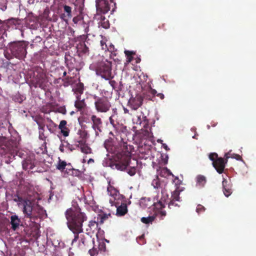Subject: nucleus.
<instances>
[{
	"instance_id": "nucleus-24",
	"label": "nucleus",
	"mask_w": 256,
	"mask_h": 256,
	"mask_svg": "<svg viewBox=\"0 0 256 256\" xmlns=\"http://www.w3.org/2000/svg\"><path fill=\"white\" fill-rule=\"evenodd\" d=\"M78 134L79 136V138H75L76 141L86 140L88 137V132L82 129L78 130Z\"/></svg>"
},
{
	"instance_id": "nucleus-56",
	"label": "nucleus",
	"mask_w": 256,
	"mask_h": 256,
	"mask_svg": "<svg viewBox=\"0 0 256 256\" xmlns=\"http://www.w3.org/2000/svg\"><path fill=\"white\" fill-rule=\"evenodd\" d=\"M114 50V46L112 44H110V46L108 47V49L107 50L108 51H109L110 52H111Z\"/></svg>"
},
{
	"instance_id": "nucleus-51",
	"label": "nucleus",
	"mask_w": 256,
	"mask_h": 256,
	"mask_svg": "<svg viewBox=\"0 0 256 256\" xmlns=\"http://www.w3.org/2000/svg\"><path fill=\"white\" fill-rule=\"evenodd\" d=\"M114 118L115 117H112V116H110L109 118L110 122L114 127L116 126V124H115V120Z\"/></svg>"
},
{
	"instance_id": "nucleus-50",
	"label": "nucleus",
	"mask_w": 256,
	"mask_h": 256,
	"mask_svg": "<svg viewBox=\"0 0 256 256\" xmlns=\"http://www.w3.org/2000/svg\"><path fill=\"white\" fill-rule=\"evenodd\" d=\"M76 91L80 94H82L84 91L83 84H80V85L77 88Z\"/></svg>"
},
{
	"instance_id": "nucleus-15",
	"label": "nucleus",
	"mask_w": 256,
	"mask_h": 256,
	"mask_svg": "<svg viewBox=\"0 0 256 256\" xmlns=\"http://www.w3.org/2000/svg\"><path fill=\"white\" fill-rule=\"evenodd\" d=\"M78 144L75 145L76 148H80V151L86 154H90L92 152L91 148L86 144V140L76 141Z\"/></svg>"
},
{
	"instance_id": "nucleus-30",
	"label": "nucleus",
	"mask_w": 256,
	"mask_h": 256,
	"mask_svg": "<svg viewBox=\"0 0 256 256\" xmlns=\"http://www.w3.org/2000/svg\"><path fill=\"white\" fill-rule=\"evenodd\" d=\"M8 20H2L0 19V34H4L6 32L8 26Z\"/></svg>"
},
{
	"instance_id": "nucleus-34",
	"label": "nucleus",
	"mask_w": 256,
	"mask_h": 256,
	"mask_svg": "<svg viewBox=\"0 0 256 256\" xmlns=\"http://www.w3.org/2000/svg\"><path fill=\"white\" fill-rule=\"evenodd\" d=\"M76 140L74 138V144H70L68 142H66V144L65 145V148H67L68 150H70V152H72L74 150H76L78 148H76L75 145L76 144H78V142H76Z\"/></svg>"
},
{
	"instance_id": "nucleus-57",
	"label": "nucleus",
	"mask_w": 256,
	"mask_h": 256,
	"mask_svg": "<svg viewBox=\"0 0 256 256\" xmlns=\"http://www.w3.org/2000/svg\"><path fill=\"white\" fill-rule=\"evenodd\" d=\"M60 112H61L62 114H66V108L64 107V108H63V107L60 108Z\"/></svg>"
},
{
	"instance_id": "nucleus-63",
	"label": "nucleus",
	"mask_w": 256,
	"mask_h": 256,
	"mask_svg": "<svg viewBox=\"0 0 256 256\" xmlns=\"http://www.w3.org/2000/svg\"><path fill=\"white\" fill-rule=\"evenodd\" d=\"M47 128H48V130H49V131H50V132H53V130H52V128H50V126H47Z\"/></svg>"
},
{
	"instance_id": "nucleus-46",
	"label": "nucleus",
	"mask_w": 256,
	"mask_h": 256,
	"mask_svg": "<svg viewBox=\"0 0 256 256\" xmlns=\"http://www.w3.org/2000/svg\"><path fill=\"white\" fill-rule=\"evenodd\" d=\"M98 248L100 250L104 252L106 250V246L104 242H100L98 246Z\"/></svg>"
},
{
	"instance_id": "nucleus-49",
	"label": "nucleus",
	"mask_w": 256,
	"mask_h": 256,
	"mask_svg": "<svg viewBox=\"0 0 256 256\" xmlns=\"http://www.w3.org/2000/svg\"><path fill=\"white\" fill-rule=\"evenodd\" d=\"M128 173L130 176H133L136 173V169L134 168H132L128 170Z\"/></svg>"
},
{
	"instance_id": "nucleus-19",
	"label": "nucleus",
	"mask_w": 256,
	"mask_h": 256,
	"mask_svg": "<svg viewBox=\"0 0 256 256\" xmlns=\"http://www.w3.org/2000/svg\"><path fill=\"white\" fill-rule=\"evenodd\" d=\"M10 219V224L12 225V228L14 230H16L17 228H18L20 225V223L21 222L20 219L18 218V216L16 214L11 216Z\"/></svg>"
},
{
	"instance_id": "nucleus-5",
	"label": "nucleus",
	"mask_w": 256,
	"mask_h": 256,
	"mask_svg": "<svg viewBox=\"0 0 256 256\" xmlns=\"http://www.w3.org/2000/svg\"><path fill=\"white\" fill-rule=\"evenodd\" d=\"M96 74L106 80L113 78L112 73V62L106 60L100 62L96 68Z\"/></svg>"
},
{
	"instance_id": "nucleus-8",
	"label": "nucleus",
	"mask_w": 256,
	"mask_h": 256,
	"mask_svg": "<svg viewBox=\"0 0 256 256\" xmlns=\"http://www.w3.org/2000/svg\"><path fill=\"white\" fill-rule=\"evenodd\" d=\"M74 238L72 240V244L78 241V246L80 249H83L88 246L89 242L92 240V236L87 232H84V230L82 232H73Z\"/></svg>"
},
{
	"instance_id": "nucleus-55",
	"label": "nucleus",
	"mask_w": 256,
	"mask_h": 256,
	"mask_svg": "<svg viewBox=\"0 0 256 256\" xmlns=\"http://www.w3.org/2000/svg\"><path fill=\"white\" fill-rule=\"evenodd\" d=\"M110 58H112L114 59V60H115V59L114 58V56H116V52L115 50L112 51L110 52Z\"/></svg>"
},
{
	"instance_id": "nucleus-48",
	"label": "nucleus",
	"mask_w": 256,
	"mask_h": 256,
	"mask_svg": "<svg viewBox=\"0 0 256 256\" xmlns=\"http://www.w3.org/2000/svg\"><path fill=\"white\" fill-rule=\"evenodd\" d=\"M89 254L91 256H96L98 254V251L96 249L93 248L89 250Z\"/></svg>"
},
{
	"instance_id": "nucleus-36",
	"label": "nucleus",
	"mask_w": 256,
	"mask_h": 256,
	"mask_svg": "<svg viewBox=\"0 0 256 256\" xmlns=\"http://www.w3.org/2000/svg\"><path fill=\"white\" fill-rule=\"evenodd\" d=\"M66 162L60 160L58 164L56 165V168L61 172H63L64 170L66 168Z\"/></svg>"
},
{
	"instance_id": "nucleus-21",
	"label": "nucleus",
	"mask_w": 256,
	"mask_h": 256,
	"mask_svg": "<svg viewBox=\"0 0 256 256\" xmlns=\"http://www.w3.org/2000/svg\"><path fill=\"white\" fill-rule=\"evenodd\" d=\"M112 218V214L110 213L106 214L104 212L100 213L98 215L96 218V220L98 221V223L102 224L104 222L108 220L110 218Z\"/></svg>"
},
{
	"instance_id": "nucleus-12",
	"label": "nucleus",
	"mask_w": 256,
	"mask_h": 256,
	"mask_svg": "<svg viewBox=\"0 0 256 256\" xmlns=\"http://www.w3.org/2000/svg\"><path fill=\"white\" fill-rule=\"evenodd\" d=\"M90 120L92 122V127L94 130L96 135L98 136L100 132H102V121L100 118L94 114L91 116Z\"/></svg>"
},
{
	"instance_id": "nucleus-2",
	"label": "nucleus",
	"mask_w": 256,
	"mask_h": 256,
	"mask_svg": "<svg viewBox=\"0 0 256 256\" xmlns=\"http://www.w3.org/2000/svg\"><path fill=\"white\" fill-rule=\"evenodd\" d=\"M122 150L120 162L114 164L115 168L118 170H124L129 164L131 160L132 150L134 149L132 146L128 144L126 142L124 141L122 139L120 143Z\"/></svg>"
},
{
	"instance_id": "nucleus-64",
	"label": "nucleus",
	"mask_w": 256,
	"mask_h": 256,
	"mask_svg": "<svg viewBox=\"0 0 256 256\" xmlns=\"http://www.w3.org/2000/svg\"><path fill=\"white\" fill-rule=\"evenodd\" d=\"M94 160L92 158H90L88 160V163L90 164V162H94Z\"/></svg>"
},
{
	"instance_id": "nucleus-26",
	"label": "nucleus",
	"mask_w": 256,
	"mask_h": 256,
	"mask_svg": "<svg viewBox=\"0 0 256 256\" xmlns=\"http://www.w3.org/2000/svg\"><path fill=\"white\" fill-rule=\"evenodd\" d=\"M37 124L38 126L39 129V138L42 140H45L46 136L44 135V125L40 123V122H37Z\"/></svg>"
},
{
	"instance_id": "nucleus-27",
	"label": "nucleus",
	"mask_w": 256,
	"mask_h": 256,
	"mask_svg": "<svg viewBox=\"0 0 256 256\" xmlns=\"http://www.w3.org/2000/svg\"><path fill=\"white\" fill-rule=\"evenodd\" d=\"M230 158H235L238 160H242V156L239 154H232V150H230L224 154V158L226 160V161H228V160Z\"/></svg>"
},
{
	"instance_id": "nucleus-62",
	"label": "nucleus",
	"mask_w": 256,
	"mask_h": 256,
	"mask_svg": "<svg viewBox=\"0 0 256 256\" xmlns=\"http://www.w3.org/2000/svg\"><path fill=\"white\" fill-rule=\"evenodd\" d=\"M176 180H177L178 182L176 183V184H180V180H178V178H177V177H176L175 178L174 182H175Z\"/></svg>"
},
{
	"instance_id": "nucleus-25",
	"label": "nucleus",
	"mask_w": 256,
	"mask_h": 256,
	"mask_svg": "<svg viewBox=\"0 0 256 256\" xmlns=\"http://www.w3.org/2000/svg\"><path fill=\"white\" fill-rule=\"evenodd\" d=\"M77 100L74 102L75 107L78 110H82L84 108L86 104L84 100H81L80 97L78 96L76 97Z\"/></svg>"
},
{
	"instance_id": "nucleus-58",
	"label": "nucleus",
	"mask_w": 256,
	"mask_h": 256,
	"mask_svg": "<svg viewBox=\"0 0 256 256\" xmlns=\"http://www.w3.org/2000/svg\"><path fill=\"white\" fill-rule=\"evenodd\" d=\"M109 84H110V85L112 87V88H114V85L116 84V82L114 80H109Z\"/></svg>"
},
{
	"instance_id": "nucleus-28",
	"label": "nucleus",
	"mask_w": 256,
	"mask_h": 256,
	"mask_svg": "<svg viewBox=\"0 0 256 256\" xmlns=\"http://www.w3.org/2000/svg\"><path fill=\"white\" fill-rule=\"evenodd\" d=\"M206 178L202 175H198L196 177V184L200 188L204 186L206 183Z\"/></svg>"
},
{
	"instance_id": "nucleus-37",
	"label": "nucleus",
	"mask_w": 256,
	"mask_h": 256,
	"mask_svg": "<svg viewBox=\"0 0 256 256\" xmlns=\"http://www.w3.org/2000/svg\"><path fill=\"white\" fill-rule=\"evenodd\" d=\"M152 185L155 188H158L159 187H160V180L158 176H156V178L152 180Z\"/></svg>"
},
{
	"instance_id": "nucleus-9",
	"label": "nucleus",
	"mask_w": 256,
	"mask_h": 256,
	"mask_svg": "<svg viewBox=\"0 0 256 256\" xmlns=\"http://www.w3.org/2000/svg\"><path fill=\"white\" fill-rule=\"evenodd\" d=\"M22 204V212L24 214L25 218H30V222L37 224L35 221L38 219L39 216L38 215H35L32 212L34 210V202L31 200H24Z\"/></svg>"
},
{
	"instance_id": "nucleus-33",
	"label": "nucleus",
	"mask_w": 256,
	"mask_h": 256,
	"mask_svg": "<svg viewBox=\"0 0 256 256\" xmlns=\"http://www.w3.org/2000/svg\"><path fill=\"white\" fill-rule=\"evenodd\" d=\"M124 54L126 56V62H130L132 60L133 55L135 54L136 53L133 51L126 50H124Z\"/></svg>"
},
{
	"instance_id": "nucleus-4",
	"label": "nucleus",
	"mask_w": 256,
	"mask_h": 256,
	"mask_svg": "<svg viewBox=\"0 0 256 256\" xmlns=\"http://www.w3.org/2000/svg\"><path fill=\"white\" fill-rule=\"evenodd\" d=\"M28 46V44L24 41L14 42L8 44V48L14 56L22 60L26 55Z\"/></svg>"
},
{
	"instance_id": "nucleus-3",
	"label": "nucleus",
	"mask_w": 256,
	"mask_h": 256,
	"mask_svg": "<svg viewBox=\"0 0 256 256\" xmlns=\"http://www.w3.org/2000/svg\"><path fill=\"white\" fill-rule=\"evenodd\" d=\"M30 86L44 89L47 82L46 76L44 70L40 67L35 68L30 76Z\"/></svg>"
},
{
	"instance_id": "nucleus-32",
	"label": "nucleus",
	"mask_w": 256,
	"mask_h": 256,
	"mask_svg": "<svg viewBox=\"0 0 256 256\" xmlns=\"http://www.w3.org/2000/svg\"><path fill=\"white\" fill-rule=\"evenodd\" d=\"M104 146L107 151L110 152L112 146V138L106 140L104 142Z\"/></svg>"
},
{
	"instance_id": "nucleus-61",
	"label": "nucleus",
	"mask_w": 256,
	"mask_h": 256,
	"mask_svg": "<svg viewBox=\"0 0 256 256\" xmlns=\"http://www.w3.org/2000/svg\"><path fill=\"white\" fill-rule=\"evenodd\" d=\"M124 109V114H129V110H128L126 108L124 107L123 108Z\"/></svg>"
},
{
	"instance_id": "nucleus-7",
	"label": "nucleus",
	"mask_w": 256,
	"mask_h": 256,
	"mask_svg": "<svg viewBox=\"0 0 256 256\" xmlns=\"http://www.w3.org/2000/svg\"><path fill=\"white\" fill-rule=\"evenodd\" d=\"M92 97L94 100L95 108L98 112L106 113L110 110L112 105L107 98L99 97L96 94L92 95Z\"/></svg>"
},
{
	"instance_id": "nucleus-47",
	"label": "nucleus",
	"mask_w": 256,
	"mask_h": 256,
	"mask_svg": "<svg viewBox=\"0 0 256 256\" xmlns=\"http://www.w3.org/2000/svg\"><path fill=\"white\" fill-rule=\"evenodd\" d=\"M161 172L164 173L166 174V176L172 174L170 171L168 170L167 168H164L161 170Z\"/></svg>"
},
{
	"instance_id": "nucleus-39",
	"label": "nucleus",
	"mask_w": 256,
	"mask_h": 256,
	"mask_svg": "<svg viewBox=\"0 0 256 256\" xmlns=\"http://www.w3.org/2000/svg\"><path fill=\"white\" fill-rule=\"evenodd\" d=\"M26 200L27 199H23L21 196H19L18 195L15 196L14 198V202H19V203L18 204V206H20V202L23 204L24 200Z\"/></svg>"
},
{
	"instance_id": "nucleus-14",
	"label": "nucleus",
	"mask_w": 256,
	"mask_h": 256,
	"mask_svg": "<svg viewBox=\"0 0 256 256\" xmlns=\"http://www.w3.org/2000/svg\"><path fill=\"white\" fill-rule=\"evenodd\" d=\"M114 204L116 207V216H122L126 214L128 212V206L126 202H122L120 206L117 202H114Z\"/></svg>"
},
{
	"instance_id": "nucleus-41",
	"label": "nucleus",
	"mask_w": 256,
	"mask_h": 256,
	"mask_svg": "<svg viewBox=\"0 0 256 256\" xmlns=\"http://www.w3.org/2000/svg\"><path fill=\"white\" fill-rule=\"evenodd\" d=\"M205 210V208L201 204L198 205L196 209V211L198 214H200L201 212H204Z\"/></svg>"
},
{
	"instance_id": "nucleus-53",
	"label": "nucleus",
	"mask_w": 256,
	"mask_h": 256,
	"mask_svg": "<svg viewBox=\"0 0 256 256\" xmlns=\"http://www.w3.org/2000/svg\"><path fill=\"white\" fill-rule=\"evenodd\" d=\"M144 235H142L138 237V242H140V244H143L145 243V242H144Z\"/></svg>"
},
{
	"instance_id": "nucleus-16",
	"label": "nucleus",
	"mask_w": 256,
	"mask_h": 256,
	"mask_svg": "<svg viewBox=\"0 0 256 256\" xmlns=\"http://www.w3.org/2000/svg\"><path fill=\"white\" fill-rule=\"evenodd\" d=\"M34 158L32 157L26 158L22 162V168L25 170H30L34 166Z\"/></svg>"
},
{
	"instance_id": "nucleus-29",
	"label": "nucleus",
	"mask_w": 256,
	"mask_h": 256,
	"mask_svg": "<svg viewBox=\"0 0 256 256\" xmlns=\"http://www.w3.org/2000/svg\"><path fill=\"white\" fill-rule=\"evenodd\" d=\"M156 218L155 216H149L148 217H142L141 218V222L145 224H152Z\"/></svg>"
},
{
	"instance_id": "nucleus-54",
	"label": "nucleus",
	"mask_w": 256,
	"mask_h": 256,
	"mask_svg": "<svg viewBox=\"0 0 256 256\" xmlns=\"http://www.w3.org/2000/svg\"><path fill=\"white\" fill-rule=\"evenodd\" d=\"M118 115L117 109L116 108H112V117H116Z\"/></svg>"
},
{
	"instance_id": "nucleus-44",
	"label": "nucleus",
	"mask_w": 256,
	"mask_h": 256,
	"mask_svg": "<svg viewBox=\"0 0 256 256\" xmlns=\"http://www.w3.org/2000/svg\"><path fill=\"white\" fill-rule=\"evenodd\" d=\"M100 44L102 49V50L106 51L108 49V46L107 44H106V42L104 40H102L100 41Z\"/></svg>"
},
{
	"instance_id": "nucleus-6",
	"label": "nucleus",
	"mask_w": 256,
	"mask_h": 256,
	"mask_svg": "<svg viewBox=\"0 0 256 256\" xmlns=\"http://www.w3.org/2000/svg\"><path fill=\"white\" fill-rule=\"evenodd\" d=\"M110 3L108 0H96V6L97 14H106L112 8V12H114L116 8V2L115 0H110Z\"/></svg>"
},
{
	"instance_id": "nucleus-45",
	"label": "nucleus",
	"mask_w": 256,
	"mask_h": 256,
	"mask_svg": "<svg viewBox=\"0 0 256 256\" xmlns=\"http://www.w3.org/2000/svg\"><path fill=\"white\" fill-rule=\"evenodd\" d=\"M99 223H98V221H90L89 222L88 226L90 228L92 227H97Z\"/></svg>"
},
{
	"instance_id": "nucleus-38",
	"label": "nucleus",
	"mask_w": 256,
	"mask_h": 256,
	"mask_svg": "<svg viewBox=\"0 0 256 256\" xmlns=\"http://www.w3.org/2000/svg\"><path fill=\"white\" fill-rule=\"evenodd\" d=\"M180 192L178 190H174L172 194L170 199L176 202H180Z\"/></svg>"
},
{
	"instance_id": "nucleus-13",
	"label": "nucleus",
	"mask_w": 256,
	"mask_h": 256,
	"mask_svg": "<svg viewBox=\"0 0 256 256\" xmlns=\"http://www.w3.org/2000/svg\"><path fill=\"white\" fill-rule=\"evenodd\" d=\"M228 161L224 160V158H219L212 162L214 167L216 168L217 172L219 174H222L225 168L226 164Z\"/></svg>"
},
{
	"instance_id": "nucleus-10",
	"label": "nucleus",
	"mask_w": 256,
	"mask_h": 256,
	"mask_svg": "<svg viewBox=\"0 0 256 256\" xmlns=\"http://www.w3.org/2000/svg\"><path fill=\"white\" fill-rule=\"evenodd\" d=\"M143 97L140 94H136L134 97L132 96L128 100V105L133 110H137L141 106L143 103Z\"/></svg>"
},
{
	"instance_id": "nucleus-1",
	"label": "nucleus",
	"mask_w": 256,
	"mask_h": 256,
	"mask_svg": "<svg viewBox=\"0 0 256 256\" xmlns=\"http://www.w3.org/2000/svg\"><path fill=\"white\" fill-rule=\"evenodd\" d=\"M68 228L72 232H82L83 222L86 220V214L81 211L80 208H71L65 212Z\"/></svg>"
},
{
	"instance_id": "nucleus-17",
	"label": "nucleus",
	"mask_w": 256,
	"mask_h": 256,
	"mask_svg": "<svg viewBox=\"0 0 256 256\" xmlns=\"http://www.w3.org/2000/svg\"><path fill=\"white\" fill-rule=\"evenodd\" d=\"M222 185L224 194L226 197H228L232 193V184L230 181L224 178L222 182Z\"/></svg>"
},
{
	"instance_id": "nucleus-42",
	"label": "nucleus",
	"mask_w": 256,
	"mask_h": 256,
	"mask_svg": "<svg viewBox=\"0 0 256 256\" xmlns=\"http://www.w3.org/2000/svg\"><path fill=\"white\" fill-rule=\"evenodd\" d=\"M209 158L212 161V162H214V161H216V160L218 158V155L216 153H211L209 155Z\"/></svg>"
},
{
	"instance_id": "nucleus-59",
	"label": "nucleus",
	"mask_w": 256,
	"mask_h": 256,
	"mask_svg": "<svg viewBox=\"0 0 256 256\" xmlns=\"http://www.w3.org/2000/svg\"><path fill=\"white\" fill-rule=\"evenodd\" d=\"M64 147H65V146H64V144H62L60 146V148H59L61 152H64Z\"/></svg>"
},
{
	"instance_id": "nucleus-43",
	"label": "nucleus",
	"mask_w": 256,
	"mask_h": 256,
	"mask_svg": "<svg viewBox=\"0 0 256 256\" xmlns=\"http://www.w3.org/2000/svg\"><path fill=\"white\" fill-rule=\"evenodd\" d=\"M176 201L170 199V202L168 203V208H172L174 206H178V204L176 203Z\"/></svg>"
},
{
	"instance_id": "nucleus-23",
	"label": "nucleus",
	"mask_w": 256,
	"mask_h": 256,
	"mask_svg": "<svg viewBox=\"0 0 256 256\" xmlns=\"http://www.w3.org/2000/svg\"><path fill=\"white\" fill-rule=\"evenodd\" d=\"M102 14H99L100 19L99 24L104 28H108L110 27V23L108 20H107L104 16L102 15Z\"/></svg>"
},
{
	"instance_id": "nucleus-35",
	"label": "nucleus",
	"mask_w": 256,
	"mask_h": 256,
	"mask_svg": "<svg viewBox=\"0 0 256 256\" xmlns=\"http://www.w3.org/2000/svg\"><path fill=\"white\" fill-rule=\"evenodd\" d=\"M62 81L64 82V86H68L70 85H72L73 84V78L71 76H68L62 80Z\"/></svg>"
},
{
	"instance_id": "nucleus-18",
	"label": "nucleus",
	"mask_w": 256,
	"mask_h": 256,
	"mask_svg": "<svg viewBox=\"0 0 256 256\" xmlns=\"http://www.w3.org/2000/svg\"><path fill=\"white\" fill-rule=\"evenodd\" d=\"M58 128L60 130L61 134L64 137H66L69 136L70 130L68 126L66 120H62L60 122L58 126Z\"/></svg>"
},
{
	"instance_id": "nucleus-11",
	"label": "nucleus",
	"mask_w": 256,
	"mask_h": 256,
	"mask_svg": "<svg viewBox=\"0 0 256 256\" xmlns=\"http://www.w3.org/2000/svg\"><path fill=\"white\" fill-rule=\"evenodd\" d=\"M166 202L162 198L158 202L154 204L156 210L155 212V216L158 217L160 219L163 220L166 215V210L163 208L165 207Z\"/></svg>"
},
{
	"instance_id": "nucleus-31",
	"label": "nucleus",
	"mask_w": 256,
	"mask_h": 256,
	"mask_svg": "<svg viewBox=\"0 0 256 256\" xmlns=\"http://www.w3.org/2000/svg\"><path fill=\"white\" fill-rule=\"evenodd\" d=\"M148 92L151 94L152 97L154 96L156 94V96L159 97L161 100H163L164 98V94H157L156 90L152 88L151 87L150 88V89L148 90Z\"/></svg>"
},
{
	"instance_id": "nucleus-40",
	"label": "nucleus",
	"mask_w": 256,
	"mask_h": 256,
	"mask_svg": "<svg viewBox=\"0 0 256 256\" xmlns=\"http://www.w3.org/2000/svg\"><path fill=\"white\" fill-rule=\"evenodd\" d=\"M64 12H66L67 14V16L68 17H71L72 16V8H71V7L65 5L64 6Z\"/></svg>"
},
{
	"instance_id": "nucleus-60",
	"label": "nucleus",
	"mask_w": 256,
	"mask_h": 256,
	"mask_svg": "<svg viewBox=\"0 0 256 256\" xmlns=\"http://www.w3.org/2000/svg\"><path fill=\"white\" fill-rule=\"evenodd\" d=\"M72 21L74 24H77L78 21V18L77 17H74L72 19Z\"/></svg>"
},
{
	"instance_id": "nucleus-52",
	"label": "nucleus",
	"mask_w": 256,
	"mask_h": 256,
	"mask_svg": "<svg viewBox=\"0 0 256 256\" xmlns=\"http://www.w3.org/2000/svg\"><path fill=\"white\" fill-rule=\"evenodd\" d=\"M114 192L116 194H112L113 196H114V200H116V199H120V198H123V196H122L120 194H117L116 192L114 190Z\"/></svg>"
},
{
	"instance_id": "nucleus-22",
	"label": "nucleus",
	"mask_w": 256,
	"mask_h": 256,
	"mask_svg": "<svg viewBox=\"0 0 256 256\" xmlns=\"http://www.w3.org/2000/svg\"><path fill=\"white\" fill-rule=\"evenodd\" d=\"M65 62L70 69H73L75 68V58H74L70 55L66 54Z\"/></svg>"
},
{
	"instance_id": "nucleus-20",
	"label": "nucleus",
	"mask_w": 256,
	"mask_h": 256,
	"mask_svg": "<svg viewBox=\"0 0 256 256\" xmlns=\"http://www.w3.org/2000/svg\"><path fill=\"white\" fill-rule=\"evenodd\" d=\"M77 52L78 53V55H88L89 54L88 48L84 42L80 43L77 47Z\"/></svg>"
}]
</instances>
